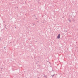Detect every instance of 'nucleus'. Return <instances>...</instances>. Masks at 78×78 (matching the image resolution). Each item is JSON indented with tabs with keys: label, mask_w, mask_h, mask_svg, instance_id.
Returning <instances> with one entry per match:
<instances>
[{
	"label": "nucleus",
	"mask_w": 78,
	"mask_h": 78,
	"mask_svg": "<svg viewBox=\"0 0 78 78\" xmlns=\"http://www.w3.org/2000/svg\"><path fill=\"white\" fill-rule=\"evenodd\" d=\"M60 34H59L58 35V36L57 37V38L58 39H59V38H60Z\"/></svg>",
	"instance_id": "nucleus-1"
}]
</instances>
